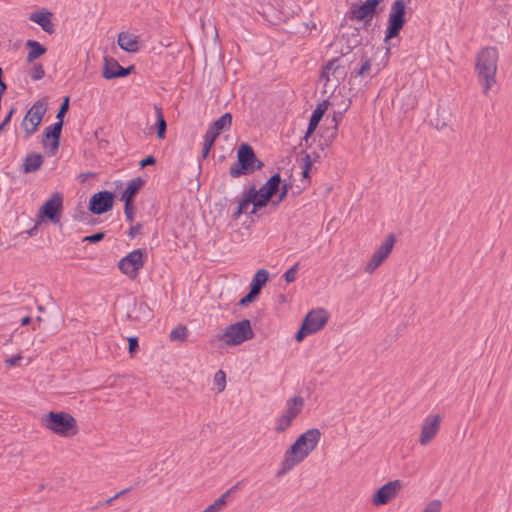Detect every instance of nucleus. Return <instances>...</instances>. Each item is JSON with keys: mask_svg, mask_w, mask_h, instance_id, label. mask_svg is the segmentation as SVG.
<instances>
[{"mask_svg": "<svg viewBox=\"0 0 512 512\" xmlns=\"http://www.w3.org/2000/svg\"><path fill=\"white\" fill-rule=\"evenodd\" d=\"M322 433L317 428H311L302 433L296 441L284 453L276 477L280 478L294 469L298 464L304 461L312 451L318 446Z\"/></svg>", "mask_w": 512, "mask_h": 512, "instance_id": "nucleus-1", "label": "nucleus"}, {"mask_svg": "<svg viewBox=\"0 0 512 512\" xmlns=\"http://www.w3.org/2000/svg\"><path fill=\"white\" fill-rule=\"evenodd\" d=\"M498 58L499 53L495 47H485L477 54L475 68L484 95L496 83Z\"/></svg>", "mask_w": 512, "mask_h": 512, "instance_id": "nucleus-2", "label": "nucleus"}, {"mask_svg": "<svg viewBox=\"0 0 512 512\" xmlns=\"http://www.w3.org/2000/svg\"><path fill=\"white\" fill-rule=\"evenodd\" d=\"M41 425L54 434L69 438L78 433L76 419L68 412L50 411L41 417Z\"/></svg>", "mask_w": 512, "mask_h": 512, "instance_id": "nucleus-3", "label": "nucleus"}, {"mask_svg": "<svg viewBox=\"0 0 512 512\" xmlns=\"http://www.w3.org/2000/svg\"><path fill=\"white\" fill-rule=\"evenodd\" d=\"M237 156L238 161L229 169L230 175L234 178L242 174L252 173L263 166V163L256 158L252 147L248 144H242L240 146Z\"/></svg>", "mask_w": 512, "mask_h": 512, "instance_id": "nucleus-4", "label": "nucleus"}, {"mask_svg": "<svg viewBox=\"0 0 512 512\" xmlns=\"http://www.w3.org/2000/svg\"><path fill=\"white\" fill-rule=\"evenodd\" d=\"M253 337L254 333L247 319L228 325L223 333L217 336L219 341H223L228 346L240 345Z\"/></svg>", "mask_w": 512, "mask_h": 512, "instance_id": "nucleus-5", "label": "nucleus"}, {"mask_svg": "<svg viewBox=\"0 0 512 512\" xmlns=\"http://www.w3.org/2000/svg\"><path fill=\"white\" fill-rule=\"evenodd\" d=\"M405 9L406 5L403 0H396L392 3L388 26L385 32V40L398 36L403 25L405 24Z\"/></svg>", "mask_w": 512, "mask_h": 512, "instance_id": "nucleus-6", "label": "nucleus"}, {"mask_svg": "<svg viewBox=\"0 0 512 512\" xmlns=\"http://www.w3.org/2000/svg\"><path fill=\"white\" fill-rule=\"evenodd\" d=\"M396 242V238L394 234H389L385 240L381 243V245L374 251L370 260L366 264L364 270L368 274H372L379 268L384 261L391 254L394 245Z\"/></svg>", "mask_w": 512, "mask_h": 512, "instance_id": "nucleus-7", "label": "nucleus"}, {"mask_svg": "<svg viewBox=\"0 0 512 512\" xmlns=\"http://www.w3.org/2000/svg\"><path fill=\"white\" fill-rule=\"evenodd\" d=\"M63 211V195L55 192L39 209L38 217L48 219L53 224H58Z\"/></svg>", "mask_w": 512, "mask_h": 512, "instance_id": "nucleus-8", "label": "nucleus"}, {"mask_svg": "<svg viewBox=\"0 0 512 512\" xmlns=\"http://www.w3.org/2000/svg\"><path fill=\"white\" fill-rule=\"evenodd\" d=\"M46 110V104L42 101H36L28 110L21 124L23 130L28 136L37 131Z\"/></svg>", "mask_w": 512, "mask_h": 512, "instance_id": "nucleus-9", "label": "nucleus"}, {"mask_svg": "<svg viewBox=\"0 0 512 512\" xmlns=\"http://www.w3.org/2000/svg\"><path fill=\"white\" fill-rule=\"evenodd\" d=\"M144 266L143 252L141 249H135L128 255L123 257L119 263L118 268L120 271L127 275L129 278L134 279L140 269Z\"/></svg>", "mask_w": 512, "mask_h": 512, "instance_id": "nucleus-10", "label": "nucleus"}, {"mask_svg": "<svg viewBox=\"0 0 512 512\" xmlns=\"http://www.w3.org/2000/svg\"><path fill=\"white\" fill-rule=\"evenodd\" d=\"M404 485L400 480L389 481L381 486L373 495L372 503L375 506H382L394 499L403 489Z\"/></svg>", "mask_w": 512, "mask_h": 512, "instance_id": "nucleus-11", "label": "nucleus"}, {"mask_svg": "<svg viewBox=\"0 0 512 512\" xmlns=\"http://www.w3.org/2000/svg\"><path fill=\"white\" fill-rule=\"evenodd\" d=\"M442 418L439 414H429L421 425L419 443L422 446L428 445L437 435Z\"/></svg>", "mask_w": 512, "mask_h": 512, "instance_id": "nucleus-12", "label": "nucleus"}, {"mask_svg": "<svg viewBox=\"0 0 512 512\" xmlns=\"http://www.w3.org/2000/svg\"><path fill=\"white\" fill-rule=\"evenodd\" d=\"M114 203V194L104 190L95 193L89 202V210L96 215L109 211Z\"/></svg>", "mask_w": 512, "mask_h": 512, "instance_id": "nucleus-13", "label": "nucleus"}, {"mask_svg": "<svg viewBox=\"0 0 512 512\" xmlns=\"http://www.w3.org/2000/svg\"><path fill=\"white\" fill-rule=\"evenodd\" d=\"M328 317L329 316L327 311L325 309L320 308L310 311L306 315L303 323L313 334L321 330L326 325Z\"/></svg>", "mask_w": 512, "mask_h": 512, "instance_id": "nucleus-14", "label": "nucleus"}, {"mask_svg": "<svg viewBox=\"0 0 512 512\" xmlns=\"http://www.w3.org/2000/svg\"><path fill=\"white\" fill-rule=\"evenodd\" d=\"M132 69L133 66L124 68L115 59L105 57L103 77L107 80L119 77H126L127 75H129Z\"/></svg>", "mask_w": 512, "mask_h": 512, "instance_id": "nucleus-15", "label": "nucleus"}, {"mask_svg": "<svg viewBox=\"0 0 512 512\" xmlns=\"http://www.w3.org/2000/svg\"><path fill=\"white\" fill-rule=\"evenodd\" d=\"M52 16L53 14L50 11L42 9L31 13L29 20L38 24L44 32L53 34L55 31V25L52 22Z\"/></svg>", "mask_w": 512, "mask_h": 512, "instance_id": "nucleus-16", "label": "nucleus"}, {"mask_svg": "<svg viewBox=\"0 0 512 512\" xmlns=\"http://www.w3.org/2000/svg\"><path fill=\"white\" fill-rule=\"evenodd\" d=\"M380 0H367L362 5L353 9V18L359 21L370 20L375 14Z\"/></svg>", "mask_w": 512, "mask_h": 512, "instance_id": "nucleus-17", "label": "nucleus"}, {"mask_svg": "<svg viewBox=\"0 0 512 512\" xmlns=\"http://www.w3.org/2000/svg\"><path fill=\"white\" fill-rule=\"evenodd\" d=\"M305 401L301 396H294L287 400L286 408L283 413L285 417H288L291 421H294L298 415L301 414Z\"/></svg>", "mask_w": 512, "mask_h": 512, "instance_id": "nucleus-18", "label": "nucleus"}, {"mask_svg": "<svg viewBox=\"0 0 512 512\" xmlns=\"http://www.w3.org/2000/svg\"><path fill=\"white\" fill-rule=\"evenodd\" d=\"M117 43L119 47L126 52L135 53L139 50L138 36L130 33H119Z\"/></svg>", "mask_w": 512, "mask_h": 512, "instance_id": "nucleus-19", "label": "nucleus"}, {"mask_svg": "<svg viewBox=\"0 0 512 512\" xmlns=\"http://www.w3.org/2000/svg\"><path fill=\"white\" fill-rule=\"evenodd\" d=\"M63 125L60 122H56L44 130V136L46 139L51 138V154H55L60 145V137Z\"/></svg>", "mask_w": 512, "mask_h": 512, "instance_id": "nucleus-20", "label": "nucleus"}, {"mask_svg": "<svg viewBox=\"0 0 512 512\" xmlns=\"http://www.w3.org/2000/svg\"><path fill=\"white\" fill-rule=\"evenodd\" d=\"M327 110V102L324 101L322 103H319L317 105V107L314 109L311 117H310V120H309V124H308V128H307V131H306V134H305V139H307L311 134L314 133V131L316 130L319 122L321 121L325 111Z\"/></svg>", "mask_w": 512, "mask_h": 512, "instance_id": "nucleus-21", "label": "nucleus"}, {"mask_svg": "<svg viewBox=\"0 0 512 512\" xmlns=\"http://www.w3.org/2000/svg\"><path fill=\"white\" fill-rule=\"evenodd\" d=\"M144 184L145 181L140 177L131 179L128 182L126 189L123 191L121 195V200L124 202H133L134 196L137 194V192L142 188Z\"/></svg>", "mask_w": 512, "mask_h": 512, "instance_id": "nucleus-22", "label": "nucleus"}, {"mask_svg": "<svg viewBox=\"0 0 512 512\" xmlns=\"http://www.w3.org/2000/svg\"><path fill=\"white\" fill-rule=\"evenodd\" d=\"M43 164V156L39 153L28 154L23 161V171L32 173L40 169Z\"/></svg>", "mask_w": 512, "mask_h": 512, "instance_id": "nucleus-23", "label": "nucleus"}, {"mask_svg": "<svg viewBox=\"0 0 512 512\" xmlns=\"http://www.w3.org/2000/svg\"><path fill=\"white\" fill-rule=\"evenodd\" d=\"M344 70L343 67L339 65L338 59H333L327 63V65L323 68L321 72V78L325 79L326 81L330 80V75L334 76L335 79L338 81L339 77L338 75H343Z\"/></svg>", "mask_w": 512, "mask_h": 512, "instance_id": "nucleus-24", "label": "nucleus"}, {"mask_svg": "<svg viewBox=\"0 0 512 512\" xmlns=\"http://www.w3.org/2000/svg\"><path fill=\"white\" fill-rule=\"evenodd\" d=\"M254 185L251 186L247 192H245L243 198L239 201L236 211L233 213V218L238 219L240 215L247 212V209L252 204L254 198Z\"/></svg>", "mask_w": 512, "mask_h": 512, "instance_id": "nucleus-25", "label": "nucleus"}, {"mask_svg": "<svg viewBox=\"0 0 512 512\" xmlns=\"http://www.w3.org/2000/svg\"><path fill=\"white\" fill-rule=\"evenodd\" d=\"M281 177L280 174L276 173L272 175L268 181L262 185V187L258 190L260 193L268 195V197H272L280 187Z\"/></svg>", "mask_w": 512, "mask_h": 512, "instance_id": "nucleus-26", "label": "nucleus"}, {"mask_svg": "<svg viewBox=\"0 0 512 512\" xmlns=\"http://www.w3.org/2000/svg\"><path fill=\"white\" fill-rule=\"evenodd\" d=\"M26 46L29 49L26 61L32 63L34 60L46 53V48L42 46L38 41L28 40Z\"/></svg>", "mask_w": 512, "mask_h": 512, "instance_id": "nucleus-27", "label": "nucleus"}, {"mask_svg": "<svg viewBox=\"0 0 512 512\" xmlns=\"http://www.w3.org/2000/svg\"><path fill=\"white\" fill-rule=\"evenodd\" d=\"M269 273L265 269H260L254 275V278L251 283L250 289L254 290L256 293H260L262 287L268 281Z\"/></svg>", "mask_w": 512, "mask_h": 512, "instance_id": "nucleus-28", "label": "nucleus"}, {"mask_svg": "<svg viewBox=\"0 0 512 512\" xmlns=\"http://www.w3.org/2000/svg\"><path fill=\"white\" fill-rule=\"evenodd\" d=\"M212 125L216 130H220V132L229 130L232 125V114L229 112L224 113L220 118L215 120Z\"/></svg>", "mask_w": 512, "mask_h": 512, "instance_id": "nucleus-29", "label": "nucleus"}, {"mask_svg": "<svg viewBox=\"0 0 512 512\" xmlns=\"http://www.w3.org/2000/svg\"><path fill=\"white\" fill-rule=\"evenodd\" d=\"M347 109H348V106H346L342 112H337V113L335 112L333 114V117L331 119L330 134L327 136L329 143H331L335 139V137L337 135V131H338V125L343 118V112H345Z\"/></svg>", "mask_w": 512, "mask_h": 512, "instance_id": "nucleus-30", "label": "nucleus"}, {"mask_svg": "<svg viewBox=\"0 0 512 512\" xmlns=\"http://www.w3.org/2000/svg\"><path fill=\"white\" fill-rule=\"evenodd\" d=\"M370 71H371V60L366 58L360 68H355L352 72H351V77H354V78H358V77H371V74H370Z\"/></svg>", "mask_w": 512, "mask_h": 512, "instance_id": "nucleus-31", "label": "nucleus"}, {"mask_svg": "<svg viewBox=\"0 0 512 512\" xmlns=\"http://www.w3.org/2000/svg\"><path fill=\"white\" fill-rule=\"evenodd\" d=\"M254 198H253V209L251 211V213H255L256 212V209L258 208H262V207H265L268 202L270 201V199L272 197H268V195H265L263 193H260L258 190H256V188L254 187Z\"/></svg>", "mask_w": 512, "mask_h": 512, "instance_id": "nucleus-32", "label": "nucleus"}, {"mask_svg": "<svg viewBox=\"0 0 512 512\" xmlns=\"http://www.w3.org/2000/svg\"><path fill=\"white\" fill-rule=\"evenodd\" d=\"M217 136L215 134L210 133L208 130L206 131L203 137V149H202V157L206 158L214 145Z\"/></svg>", "mask_w": 512, "mask_h": 512, "instance_id": "nucleus-33", "label": "nucleus"}, {"mask_svg": "<svg viewBox=\"0 0 512 512\" xmlns=\"http://www.w3.org/2000/svg\"><path fill=\"white\" fill-rule=\"evenodd\" d=\"M156 114H157V137L159 139H163L165 137L167 124L164 119L161 108L156 107Z\"/></svg>", "mask_w": 512, "mask_h": 512, "instance_id": "nucleus-34", "label": "nucleus"}, {"mask_svg": "<svg viewBox=\"0 0 512 512\" xmlns=\"http://www.w3.org/2000/svg\"><path fill=\"white\" fill-rule=\"evenodd\" d=\"M228 493H223L219 498H217L212 504L206 507L208 512H219L223 509V507L227 503Z\"/></svg>", "mask_w": 512, "mask_h": 512, "instance_id": "nucleus-35", "label": "nucleus"}, {"mask_svg": "<svg viewBox=\"0 0 512 512\" xmlns=\"http://www.w3.org/2000/svg\"><path fill=\"white\" fill-rule=\"evenodd\" d=\"M288 417H285L283 414L276 419L275 431L277 433L285 432L292 424Z\"/></svg>", "mask_w": 512, "mask_h": 512, "instance_id": "nucleus-36", "label": "nucleus"}, {"mask_svg": "<svg viewBox=\"0 0 512 512\" xmlns=\"http://www.w3.org/2000/svg\"><path fill=\"white\" fill-rule=\"evenodd\" d=\"M214 385L216 386L218 392H222L226 387V374L222 370H218L214 374Z\"/></svg>", "mask_w": 512, "mask_h": 512, "instance_id": "nucleus-37", "label": "nucleus"}, {"mask_svg": "<svg viewBox=\"0 0 512 512\" xmlns=\"http://www.w3.org/2000/svg\"><path fill=\"white\" fill-rule=\"evenodd\" d=\"M188 330L185 326H178L170 332L171 340L185 341L187 338Z\"/></svg>", "mask_w": 512, "mask_h": 512, "instance_id": "nucleus-38", "label": "nucleus"}, {"mask_svg": "<svg viewBox=\"0 0 512 512\" xmlns=\"http://www.w3.org/2000/svg\"><path fill=\"white\" fill-rule=\"evenodd\" d=\"M132 490V488H125L119 492H117L115 495H113L112 497L100 502L98 504V507L100 506H110L114 500L122 497L123 495H126L127 493H129L130 491Z\"/></svg>", "mask_w": 512, "mask_h": 512, "instance_id": "nucleus-39", "label": "nucleus"}, {"mask_svg": "<svg viewBox=\"0 0 512 512\" xmlns=\"http://www.w3.org/2000/svg\"><path fill=\"white\" fill-rule=\"evenodd\" d=\"M69 109V97H65L56 115L57 122L63 125V118Z\"/></svg>", "mask_w": 512, "mask_h": 512, "instance_id": "nucleus-40", "label": "nucleus"}, {"mask_svg": "<svg viewBox=\"0 0 512 512\" xmlns=\"http://www.w3.org/2000/svg\"><path fill=\"white\" fill-rule=\"evenodd\" d=\"M45 76V70L41 64H35L31 71V78L34 81L40 80Z\"/></svg>", "mask_w": 512, "mask_h": 512, "instance_id": "nucleus-41", "label": "nucleus"}, {"mask_svg": "<svg viewBox=\"0 0 512 512\" xmlns=\"http://www.w3.org/2000/svg\"><path fill=\"white\" fill-rule=\"evenodd\" d=\"M124 213L126 220L129 222H133L135 215V208L133 202H125Z\"/></svg>", "mask_w": 512, "mask_h": 512, "instance_id": "nucleus-42", "label": "nucleus"}, {"mask_svg": "<svg viewBox=\"0 0 512 512\" xmlns=\"http://www.w3.org/2000/svg\"><path fill=\"white\" fill-rule=\"evenodd\" d=\"M299 263H295L290 269L284 273V278L288 283L293 282L296 279Z\"/></svg>", "mask_w": 512, "mask_h": 512, "instance_id": "nucleus-43", "label": "nucleus"}, {"mask_svg": "<svg viewBox=\"0 0 512 512\" xmlns=\"http://www.w3.org/2000/svg\"><path fill=\"white\" fill-rule=\"evenodd\" d=\"M441 511V501L440 500H432L430 501L424 508L423 512H440Z\"/></svg>", "mask_w": 512, "mask_h": 512, "instance_id": "nucleus-44", "label": "nucleus"}, {"mask_svg": "<svg viewBox=\"0 0 512 512\" xmlns=\"http://www.w3.org/2000/svg\"><path fill=\"white\" fill-rule=\"evenodd\" d=\"M259 293H256L254 290L250 289L248 294H246L239 302L241 306H246L247 304L251 303Z\"/></svg>", "mask_w": 512, "mask_h": 512, "instance_id": "nucleus-45", "label": "nucleus"}, {"mask_svg": "<svg viewBox=\"0 0 512 512\" xmlns=\"http://www.w3.org/2000/svg\"><path fill=\"white\" fill-rule=\"evenodd\" d=\"M310 334H312L311 331L303 323L300 330L296 333L295 339H296V341L301 342L307 335H310Z\"/></svg>", "mask_w": 512, "mask_h": 512, "instance_id": "nucleus-46", "label": "nucleus"}, {"mask_svg": "<svg viewBox=\"0 0 512 512\" xmlns=\"http://www.w3.org/2000/svg\"><path fill=\"white\" fill-rule=\"evenodd\" d=\"M128 343H129V348H128L129 353L131 355H133L137 351V349L139 347L138 346V338L135 337V336L130 337V338H128Z\"/></svg>", "mask_w": 512, "mask_h": 512, "instance_id": "nucleus-47", "label": "nucleus"}, {"mask_svg": "<svg viewBox=\"0 0 512 512\" xmlns=\"http://www.w3.org/2000/svg\"><path fill=\"white\" fill-rule=\"evenodd\" d=\"M105 234L103 232H98L95 234H92L90 236H87L84 238V241H88L90 243H97L101 241L104 238Z\"/></svg>", "mask_w": 512, "mask_h": 512, "instance_id": "nucleus-48", "label": "nucleus"}, {"mask_svg": "<svg viewBox=\"0 0 512 512\" xmlns=\"http://www.w3.org/2000/svg\"><path fill=\"white\" fill-rule=\"evenodd\" d=\"M289 187H290V185H288V184H284L282 186L279 197H278V201L274 202L275 205H277L279 202L283 201L286 198Z\"/></svg>", "mask_w": 512, "mask_h": 512, "instance_id": "nucleus-49", "label": "nucleus"}, {"mask_svg": "<svg viewBox=\"0 0 512 512\" xmlns=\"http://www.w3.org/2000/svg\"><path fill=\"white\" fill-rule=\"evenodd\" d=\"M141 227H142V225L139 223L131 226L127 232L128 237H130V238L136 237V235L139 233Z\"/></svg>", "mask_w": 512, "mask_h": 512, "instance_id": "nucleus-50", "label": "nucleus"}, {"mask_svg": "<svg viewBox=\"0 0 512 512\" xmlns=\"http://www.w3.org/2000/svg\"><path fill=\"white\" fill-rule=\"evenodd\" d=\"M156 163V159L150 155V156H147L145 159L141 160L140 162V166L141 168H144L148 165H154Z\"/></svg>", "mask_w": 512, "mask_h": 512, "instance_id": "nucleus-51", "label": "nucleus"}, {"mask_svg": "<svg viewBox=\"0 0 512 512\" xmlns=\"http://www.w3.org/2000/svg\"><path fill=\"white\" fill-rule=\"evenodd\" d=\"M22 359V356L21 355H16V356H13L9 359H6L5 360V363L8 365V366H15L18 364V362Z\"/></svg>", "mask_w": 512, "mask_h": 512, "instance_id": "nucleus-52", "label": "nucleus"}, {"mask_svg": "<svg viewBox=\"0 0 512 512\" xmlns=\"http://www.w3.org/2000/svg\"><path fill=\"white\" fill-rule=\"evenodd\" d=\"M13 112H14V109H11L10 112L8 113V115L5 117V119L1 123V125H3V127H5L10 122Z\"/></svg>", "mask_w": 512, "mask_h": 512, "instance_id": "nucleus-53", "label": "nucleus"}, {"mask_svg": "<svg viewBox=\"0 0 512 512\" xmlns=\"http://www.w3.org/2000/svg\"><path fill=\"white\" fill-rule=\"evenodd\" d=\"M210 133L215 134L217 137L221 134L220 130H216V128L211 124L208 129Z\"/></svg>", "mask_w": 512, "mask_h": 512, "instance_id": "nucleus-54", "label": "nucleus"}, {"mask_svg": "<svg viewBox=\"0 0 512 512\" xmlns=\"http://www.w3.org/2000/svg\"><path fill=\"white\" fill-rule=\"evenodd\" d=\"M240 486V483H236L235 485H233L230 489H228L225 493H228V496L233 493V492H236L238 490Z\"/></svg>", "mask_w": 512, "mask_h": 512, "instance_id": "nucleus-55", "label": "nucleus"}, {"mask_svg": "<svg viewBox=\"0 0 512 512\" xmlns=\"http://www.w3.org/2000/svg\"><path fill=\"white\" fill-rule=\"evenodd\" d=\"M310 166H311V163L307 162L306 165H305V168L303 170V176L304 177H308V171H309Z\"/></svg>", "mask_w": 512, "mask_h": 512, "instance_id": "nucleus-56", "label": "nucleus"}, {"mask_svg": "<svg viewBox=\"0 0 512 512\" xmlns=\"http://www.w3.org/2000/svg\"><path fill=\"white\" fill-rule=\"evenodd\" d=\"M30 321H31V318L29 316H26L21 319V325L25 326V325L29 324Z\"/></svg>", "mask_w": 512, "mask_h": 512, "instance_id": "nucleus-57", "label": "nucleus"}, {"mask_svg": "<svg viewBox=\"0 0 512 512\" xmlns=\"http://www.w3.org/2000/svg\"><path fill=\"white\" fill-rule=\"evenodd\" d=\"M140 309H142V311H145V310H148V317L150 316V310H149V307L145 304V303H141L140 304Z\"/></svg>", "mask_w": 512, "mask_h": 512, "instance_id": "nucleus-58", "label": "nucleus"}]
</instances>
